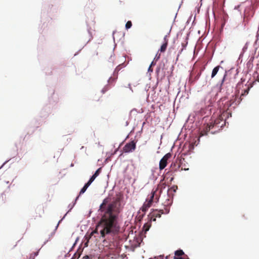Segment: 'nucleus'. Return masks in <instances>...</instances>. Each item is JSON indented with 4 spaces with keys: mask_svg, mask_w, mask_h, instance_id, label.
Masks as SVG:
<instances>
[{
    "mask_svg": "<svg viewBox=\"0 0 259 259\" xmlns=\"http://www.w3.org/2000/svg\"><path fill=\"white\" fill-rule=\"evenodd\" d=\"M108 198H105L100 206L99 210L103 212L101 219L97 224L96 229L91 233H99L102 238H105L108 236H115L120 232V226L118 223V217L122 210L120 198L108 204Z\"/></svg>",
    "mask_w": 259,
    "mask_h": 259,
    "instance_id": "1",
    "label": "nucleus"
},
{
    "mask_svg": "<svg viewBox=\"0 0 259 259\" xmlns=\"http://www.w3.org/2000/svg\"><path fill=\"white\" fill-rule=\"evenodd\" d=\"M165 185L164 183L159 185L155 190L152 191L150 197L149 199L148 200L149 201H151V202L152 203L153 202H157L159 200L160 193H161L162 189L163 188H165Z\"/></svg>",
    "mask_w": 259,
    "mask_h": 259,
    "instance_id": "2",
    "label": "nucleus"
},
{
    "mask_svg": "<svg viewBox=\"0 0 259 259\" xmlns=\"http://www.w3.org/2000/svg\"><path fill=\"white\" fill-rule=\"evenodd\" d=\"M219 123L220 120L219 119H217L214 121H211L209 123H207V125L205 126L203 130L201 131L200 133V136L206 135L207 133L210 131V130L213 127H215L219 129L220 126L218 125V124Z\"/></svg>",
    "mask_w": 259,
    "mask_h": 259,
    "instance_id": "3",
    "label": "nucleus"
},
{
    "mask_svg": "<svg viewBox=\"0 0 259 259\" xmlns=\"http://www.w3.org/2000/svg\"><path fill=\"white\" fill-rule=\"evenodd\" d=\"M136 148V142L132 141L126 143L123 148V151L125 153H129L134 151Z\"/></svg>",
    "mask_w": 259,
    "mask_h": 259,
    "instance_id": "4",
    "label": "nucleus"
},
{
    "mask_svg": "<svg viewBox=\"0 0 259 259\" xmlns=\"http://www.w3.org/2000/svg\"><path fill=\"white\" fill-rule=\"evenodd\" d=\"M171 157V154L170 153L166 154L160 160L159 162V169L162 170L164 169L167 164V160Z\"/></svg>",
    "mask_w": 259,
    "mask_h": 259,
    "instance_id": "5",
    "label": "nucleus"
},
{
    "mask_svg": "<svg viewBox=\"0 0 259 259\" xmlns=\"http://www.w3.org/2000/svg\"><path fill=\"white\" fill-rule=\"evenodd\" d=\"M201 71L198 72L197 73V74L196 75H195L194 76H193V74L191 73V75H190V78H189V81L191 83L194 82L196 80L198 79V78H199L200 76L201 75Z\"/></svg>",
    "mask_w": 259,
    "mask_h": 259,
    "instance_id": "6",
    "label": "nucleus"
},
{
    "mask_svg": "<svg viewBox=\"0 0 259 259\" xmlns=\"http://www.w3.org/2000/svg\"><path fill=\"white\" fill-rule=\"evenodd\" d=\"M151 213V216L155 217L156 218H160L161 214L164 213L163 210L160 209L159 210H155L153 211Z\"/></svg>",
    "mask_w": 259,
    "mask_h": 259,
    "instance_id": "7",
    "label": "nucleus"
},
{
    "mask_svg": "<svg viewBox=\"0 0 259 259\" xmlns=\"http://www.w3.org/2000/svg\"><path fill=\"white\" fill-rule=\"evenodd\" d=\"M180 167V164L177 162H172L170 165V170L173 171H178Z\"/></svg>",
    "mask_w": 259,
    "mask_h": 259,
    "instance_id": "8",
    "label": "nucleus"
},
{
    "mask_svg": "<svg viewBox=\"0 0 259 259\" xmlns=\"http://www.w3.org/2000/svg\"><path fill=\"white\" fill-rule=\"evenodd\" d=\"M184 254V252L182 250H178L175 251V259H183L182 257H180L182 255Z\"/></svg>",
    "mask_w": 259,
    "mask_h": 259,
    "instance_id": "9",
    "label": "nucleus"
},
{
    "mask_svg": "<svg viewBox=\"0 0 259 259\" xmlns=\"http://www.w3.org/2000/svg\"><path fill=\"white\" fill-rule=\"evenodd\" d=\"M220 67H221V66L218 65L213 68V69L212 70V71L211 75V78H213L215 76V75L218 72L219 70Z\"/></svg>",
    "mask_w": 259,
    "mask_h": 259,
    "instance_id": "10",
    "label": "nucleus"
},
{
    "mask_svg": "<svg viewBox=\"0 0 259 259\" xmlns=\"http://www.w3.org/2000/svg\"><path fill=\"white\" fill-rule=\"evenodd\" d=\"M245 87H246V88L243 89V92L241 93V96H245V95L248 94V92L250 89V87H249V85L246 86V85H245Z\"/></svg>",
    "mask_w": 259,
    "mask_h": 259,
    "instance_id": "11",
    "label": "nucleus"
},
{
    "mask_svg": "<svg viewBox=\"0 0 259 259\" xmlns=\"http://www.w3.org/2000/svg\"><path fill=\"white\" fill-rule=\"evenodd\" d=\"M90 185L88 184L87 183L84 185L83 187L81 189L80 192H79V195L82 194L84 193L85 191L87 190V188L89 187Z\"/></svg>",
    "mask_w": 259,
    "mask_h": 259,
    "instance_id": "12",
    "label": "nucleus"
},
{
    "mask_svg": "<svg viewBox=\"0 0 259 259\" xmlns=\"http://www.w3.org/2000/svg\"><path fill=\"white\" fill-rule=\"evenodd\" d=\"M167 45L166 42H164L160 47L159 51L161 52H164L167 48Z\"/></svg>",
    "mask_w": 259,
    "mask_h": 259,
    "instance_id": "13",
    "label": "nucleus"
},
{
    "mask_svg": "<svg viewBox=\"0 0 259 259\" xmlns=\"http://www.w3.org/2000/svg\"><path fill=\"white\" fill-rule=\"evenodd\" d=\"M97 178V177L96 176H95L94 175H93L91 178H90V179L89 180V181L87 182V183L88 184H89L90 185L92 184V183L95 180V179Z\"/></svg>",
    "mask_w": 259,
    "mask_h": 259,
    "instance_id": "14",
    "label": "nucleus"
},
{
    "mask_svg": "<svg viewBox=\"0 0 259 259\" xmlns=\"http://www.w3.org/2000/svg\"><path fill=\"white\" fill-rule=\"evenodd\" d=\"M97 178V177L96 176H95L94 175H93L91 178H90V179L89 180V181L87 182V183L88 184H89L90 185L92 184V183L95 180V179Z\"/></svg>",
    "mask_w": 259,
    "mask_h": 259,
    "instance_id": "15",
    "label": "nucleus"
},
{
    "mask_svg": "<svg viewBox=\"0 0 259 259\" xmlns=\"http://www.w3.org/2000/svg\"><path fill=\"white\" fill-rule=\"evenodd\" d=\"M97 178V177L96 176H95L94 175H93L91 178H90V179L89 180V181L87 182V183L88 184H89L90 185L92 184V183L95 180V179Z\"/></svg>",
    "mask_w": 259,
    "mask_h": 259,
    "instance_id": "16",
    "label": "nucleus"
},
{
    "mask_svg": "<svg viewBox=\"0 0 259 259\" xmlns=\"http://www.w3.org/2000/svg\"><path fill=\"white\" fill-rule=\"evenodd\" d=\"M132 26V23L131 21H128L126 22L125 24V28L126 29H128L130 28Z\"/></svg>",
    "mask_w": 259,
    "mask_h": 259,
    "instance_id": "17",
    "label": "nucleus"
},
{
    "mask_svg": "<svg viewBox=\"0 0 259 259\" xmlns=\"http://www.w3.org/2000/svg\"><path fill=\"white\" fill-rule=\"evenodd\" d=\"M152 203L151 202V201H149L148 199H147L146 202L144 204L149 208L151 206Z\"/></svg>",
    "mask_w": 259,
    "mask_h": 259,
    "instance_id": "18",
    "label": "nucleus"
},
{
    "mask_svg": "<svg viewBox=\"0 0 259 259\" xmlns=\"http://www.w3.org/2000/svg\"><path fill=\"white\" fill-rule=\"evenodd\" d=\"M151 225L150 224H148V223L144 225L143 228L145 229V231H147L149 230V228L150 227Z\"/></svg>",
    "mask_w": 259,
    "mask_h": 259,
    "instance_id": "19",
    "label": "nucleus"
},
{
    "mask_svg": "<svg viewBox=\"0 0 259 259\" xmlns=\"http://www.w3.org/2000/svg\"><path fill=\"white\" fill-rule=\"evenodd\" d=\"M101 168H99L96 171V172H95V174H94L95 176H96L97 177L99 175L100 173L101 172Z\"/></svg>",
    "mask_w": 259,
    "mask_h": 259,
    "instance_id": "20",
    "label": "nucleus"
},
{
    "mask_svg": "<svg viewBox=\"0 0 259 259\" xmlns=\"http://www.w3.org/2000/svg\"><path fill=\"white\" fill-rule=\"evenodd\" d=\"M110 89V87L108 85L105 86L102 90V92L103 93H105L107 91H108Z\"/></svg>",
    "mask_w": 259,
    "mask_h": 259,
    "instance_id": "21",
    "label": "nucleus"
},
{
    "mask_svg": "<svg viewBox=\"0 0 259 259\" xmlns=\"http://www.w3.org/2000/svg\"><path fill=\"white\" fill-rule=\"evenodd\" d=\"M148 217L149 218V220H150V222H152V221H156V217H153L154 218H153V216H151V213H150V214L148 215Z\"/></svg>",
    "mask_w": 259,
    "mask_h": 259,
    "instance_id": "22",
    "label": "nucleus"
},
{
    "mask_svg": "<svg viewBox=\"0 0 259 259\" xmlns=\"http://www.w3.org/2000/svg\"><path fill=\"white\" fill-rule=\"evenodd\" d=\"M38 253V252L37 251V252H34L33 253H31V255H30V258H32V259H34V257L35 256L37 255Z\"/></svg>",
    "mask_w": 259,
    "mask_h": 259,
    "instance_id": "23",
    "label": "nucleus"
},
{
    "mask_svg": "<svg viewBox=\"0 0 259 259\" xmlns=\"http://www.w3.org/2000/svg\"><path fill=\"white\" fill-rule=\"evenodd\" d=\"M149 207H148L146 205H145L144 204H143L142 206V210L143 211H146Z\"/></svg>",
    "mask_w": 259,
    "mask_h": 259,
    "instance_id": "24",
    "label": "nucleus"
},
{
    "mask_svg": "<svg viewBox=\"0 0 259 259\" xmlns=\"http://www.w3.org/2000/svg\"><path fill=\"white\" fill-rule=\"evenodd\" d=\"M234 103L235 101H233V99H232L229 102V103L227 104V105L228 106H231L232 105H233V104H234Z\"/></svg>",
    "mask_w": 259,
    "mask_h": 259,
    "instance_id": "25",
    "label": "nucleus"
},
{
    "mask_svg": "<svg viewBox=\"0 0 259 259\" xmlns=\"http://www.w3.org/2000/svg\"><path fill=\"white\" fill-rule=\"evenodd\" d=\"M168 35H166L164 37V42H166V44H168Z\"/></svg>",
    "mask_w": 259,
    "mask_h": 259,
    "instance_id": "26",
    "label": "nucleus"
},
{
    "mask_svg": "<svg viewBox=\"0 0 259 259\" xmlns=\"http://www.w3.org/2000/svg\"><path fill=\"white\" fill-rule=\"evenodd\" d=\"M160 58V54L157 53L155 56V59L157 61Z\"/></svg>",
    "mask_w": 259,
    "mask_h": 259,
    "instance_id": "27",
    "label": "nucleus"
},
{
    "mask_svg": "<svg viewBox=\"0 0 259 259\" xmlns=\"http://www.w3.org/2000/svg\"><path fill=\"white\" fill-rule=\"evenodd\" d=\"M114 80H115V79L111 77H110V78H109V80H108V82H109V83H112L113 82H114Z\"/></svg>",
    "mask_w": 259,
    "mask_h": 259,
    "instance_id": "28",
    "label": "nucleus"
},
{
    "mask_svg": "<svg viewBox=\"0 0 259 259\" xmlns=\"http://www.w3.org/2000/svg\"><path fill=\"white\" fill-rule=\"evenodd\" d=\"M153 65V62H152L149 66L148 68V71L149 72H152L153 71V69H152V66Z\"/></svg>",
    "mask_w": 259,
    "mask_h": 259,
    "instance_id": "29",
    "label": "nucleus"
},
{
    "mask_svg": "<svg viewBox=\"0 0 259 259\" xmlns=\"http://www.w3.org/2000/svg\"><path fill=\"white\" fill-rule=\"evenodd\" d=\"M149 259H163V256L160 255L157 257H154L153 258H149Z\"/></svg>",
    "mask_w": 259,
    "mask_h": 259,
    "instance_id": "30",
    "label": "nucleus"
},
{
    "mask_svg": "<svg viewBox=\"0 0 259 259\" xmlns=\"http://www.w3.org/2000/svg\"><path fill=\"white\" fill-rule=\"evenodd\" d=\"M239 103H240V101H239V100H238V101H237V103H235V105H236L238 104Z\"/></svg>",
    "mask_w": 259,
    "mask_h": 259,
    "instance_id": "31",
    "label": "nucleus"
},
{
    "mask_svg": "<svg viewBox=\"0 0 259 259\" xmlns=\"http://www.w3.org/2000/svg\"><path fill=\"white\" fill-rule=\"evenodd\" d=\"M256 72L257 73H259V68L258 69H257Z\"/></svg>",
    "mask_w": 259,
    "mask_h": 259,
    "instance_id": "32",
    "label": "nucleus"
},
{
    "mask_svg": "<svg viewBox=\"0 0 259 259\" xmlns=\"http://www.w3.org/2000/svg\"><path fill=\"white\" fill-rule=\"evenodd\" d=\"M78 197H79V196H78L76 197V200L78 198Z\"/></svg>",
    "mask_w": 259,
    "mask_h": 259,
    "instance_id": "33",
    "label": "nucleus"
},
{
    "mask_svg": "<svg viewBox=\"0 0 259 259\" xmlns=\"http://www.w3.org/2000/svg\"><path fill=\"white\" fill-rule=\"evenodd\" d=\"M168 212V210H166L165 213H167Z\"/></svg>",
    "mask_w": 259,
    "mask_h": 259,
    "instance_id": "34",
    "label": "nucleus"
},
{
    "mask_svg": "<svg viewBox=\"0 0 259 259\" xmlns=\"http://www.w3.org/2000/svg\"><path fill=\"white\" fill-rule=\"evenodd\" d=\"M236 99V97H235V98L234 99V100H233V101L235 100Z\"/></svg>",
    "mask_w": 259,
    "mask_h": 259,
    "instance_id": "35",
    "label": "nucleus"
},
{
    "mask_svg": "<svg viewBox=\"0 0 259 259\" xmlns=\"http://www.w3.org/2000/svg\"><path fill=\"white\" fill-rule=\"evenodd\" d=\"M236 99V97H235V98L234 99V100H233V101L235 100Z\"/></svg>",
    "mask_w": 259,
    "mask_h": 259,
    "instance_id": "36",
    "label": "nucleus"
},
{
    "mask_svg": "<svg viewBox=\"0 0 259 259\" xmlns=\"http://www.w3.org/2000/svg\"><path fill=\"white\" fill-rule=\"evenodd\" d=\"M236 99V97H235V98L234 99V100H233V101L235 100Z\"/></svg>",
    "mask_w": 259,
    "mask_h": 259,
    "instance_id": "37",
    "label": "nucleus"
},
{
    "mask_svg": "<svg viewBox=\"0 0 259 259\" xmlns=\"http://www.w3.org/2000/svg\"><path fill=\"white\" fill-rule=\"evenodd\" d=\"M224 78H225V77ZM224 80V78H223V79L222 80V82H223Z\"/></svg>",
    "mask_w": 259,
    "mask_h": 259,
    "instance_id": "38",
    "label": "nucleus"
}]
</instances>
